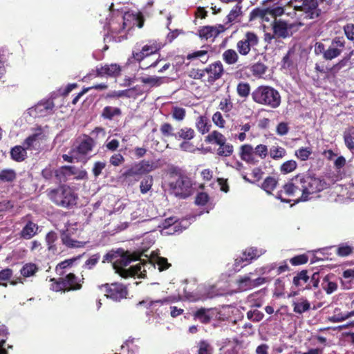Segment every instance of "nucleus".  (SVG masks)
I'll return each mask as SVG.
<instances>
[{
    "mask_svg": "<svg viewBox=\"0 0 354 354\" xmlns=\"http://www.w3.org/2000/svg\"><path fill=\"white\" fill-rule=\"evenodd\" d=\"M327 187L326 181L310 173H299L290 178L278 191L276 198L283 203H290V200L284 198L283 194L288 197H297V202L307 201L310 196L322 192Z\"/></svg>",
    "mask_w": 354,
    "mask_h": 354,
    "instance_id": "nucleus-1",
    "label": "nucleus"
},
{
    "mask_svg": "<svg viewBox=\"0 0 354 354\" xmlns=\"http://www.w3.org/2000/svg\"><path fill=\"white\" fill-rule=\"evenodd\" d=\"M46 196L55 205L66 209H72L77 205L78 194L73 187L61 184L55 188L46 190Z\"/></svg>",
    "mask_w": 354,
    "mask_h": 354,
    "instance_id": "nucleus-2",
    "label": "nucleus"
},
{
    "mask_svg": "<svg viewBox=\"0 0 354 354\" xmlns=\"http://www.w3.org/2000/svg\"><path fill=\"white\" fill-rule=\"evenodd\" d=\"M252 100L260 105L275 109L281 104V96L274 87L268 85L257 86L252 93Z\"/></svg>",
    "mask_w": 354,
    "mask_h": 354,
    "instance_id": "nucleus-3",
    "label": "nucleus"
},
{
    "mask_svg": "<svg viewBox=\"0 0 354 354\" xmlns=\"http://www.w3.org/2000/svg\"><path fill=\"white\" fill-rule=\"evenodd\" d=\"M50 289L55 292H70L79 290L82 288L84 279L80 280L74 273H69L64 277L50 279Z\"/></svg>",
    "mask_w": 354,
    "mask_h": 354,
    "instance_id": "nucleus-4",
    "label": "nucleus"
},
{
    "mask_svg": "<svg viewBox=\"0 0 354 354\" xmlns=\"http://www.w3.org/2000/svg\"><path fill=\"white\" fill-rule=\"evenodd\" d=\"M320 281L319 272H312L310 270L298 272L292 279V285L298 290H310L318 287Z\"/></svg>",
    "mask_w": 354,
    "mask_h": 354,
    "instance_id": "nucleus-5",
    "label": "nucleus"
},
{
    "mask_svg": "<svg viewBox=\"0 0 354 354\" xmlns=\"http://www.w3.org/2000/svg\"><path fill=\"white\" fill-rule=\"evenodd\" d=\"M205 142L208 143H214L218 145L216 150V154L221 157H229L234 152L233 145L226 142V138L218 131H212L205 137Z\"/></svg>",
    "mask_w": 354,
    "mask_h": 354,
    "instance_id": "nucleus-6",
    "label": "nucleus"
},
{
    "mask_svg": "<svg viewBox=\"0 0 354 354\" xmlns=\"http://www.w3.org/2000/svg\"><path fill=\"white\" fill-rule=\"evenodd\" d=\"M272 30L275 33V36L280 39H286L293 35V31H296L301 26V24L292 23L281 18L273 20L271 23Z\"/></svg>",
    "mask_w": 354,
    "mask_h": 354,
    "instance_id": "nucleus-7",
    "label": "nucleus"
},
{
    "mask_svg": "<svg viewBox=\"0 0 354 354\" xmlns=\"http://www.w3.org/2000/svg\"><path fill=\"white\" fill-rule=\"evenodd\" d=\"M174 182L170 183V187L176 196L186 198L192 194V182L185 174H179Z\"/></svg>",
    "mask_w": 354,
    "mask_h": 354,
    "instance_id": "nucleus-8",
    "label": "nucleus"
},
{
    "mask_svg": "<svg viewBox=\"0 0 354 354\" xmlns=\"http://www.w3.org/2000/svg\"><path fill=\"white\" fill-rule=\"evenodd\" d=\"M120 251L122 252H119L118 257L113 263V268L116 273L123 277V275H124L125 273H123L122 271L127 270L128 268H126V267L131 261L140 259L142 256V253L137 252L131 253L129 251H124L122 248H120Z\"/></svg>",
    "mask_w": 354,
    "mask_h": 354,
    "instance_id": "nucleus-9",
    "label": "nucleus"
},
{
    "mask_svg": "<svg viewBox=\"0 0 354 354\" xmlns=\"http://www.w3.org/2000/svg\"><path fill=\"white\" fill-rule=\"evenodd\" d=\"M259 39L257 35L252 31L246 32L243 37L236 43L238 53L242 56L250 54L252 49H254L259 44Z\"/></svg>",
    "mask_w": 354,
    "mask_h": 354,
    "instance_id": "nucleus-10",
    "label": "nucleus"
},
{
    "mask_svg": "<svg viewBox=\"0 0 354 354\" xmlns=\"http://www.w3.org/2000/svg\"><path fill=\"white\" fill-rule=\"evenodd\" d=\"M101 288H104V295L115 301H120L126 299L128 295V289L126 286L120 283H105Z\"/></svg>",
    "mask_w": 354,
    "mask_h": 354,
    "instance_id": "nucleus-11",
    "label": "nucleus"
},
{
    "mask_svg": "<svg viewBox=\"0 0 354 354\" xmlns=\"http://www.w3.org/2000/svg\"><path fill=\"white\" fill-rule=\"evenodd\" d=\"M156 167L157 166L153 161L142 160L125 171L123 176L127 178L136 176H142L153 171Z\"/></svg>",
    "mask_w": 354,
    "mask_h": 354,
    "instance_id": "nucleus-12",
    "label": "nucleus"
},
{
    "mask_svg": "<svg viewBox=\"0 0 354 354\" xmlns=\"http://www.w3.org/2000/svg\"><path fill=\"white\" fill-rule=\"evenodd\" d=\"M95 145L96 142L93 138L86 134H83L82 138L77 141V145L73 149V153L77 159L82 160L86 158Z\"/></svg>",
    "mask_w": 354,
    "mask_h": 354,
    "instance_id": "nucleus-13",
    "label": "nucleus"
},
{
    "mask_svg": "<svg viewBox=\"0 0 354 354\" xmlns=\"http://www.w3.org/2000/svg\"><path fill=\"white\" fill-rule=\"evenodd\" d=\"M46 140V136L41 127L34 129V132L24 141L23 145L28 150H40L41 145Z\"/></svg>",
    "mask_w": 354,
    "mask_h": 354,
    "instance_id": "nucleus-14",
    "label": "nucleus"
},
{
    "mask_svg": "<svg viewBox=\"0 0 354 354\" xmlns=\"http://www.w3.org/2000/svg\"><path fill=\"white\" fill-rule=\"evenodd\" d=\"M345 44L346 41L344 37H335L324 53V59L332 60L339 56L345 48Z\"/></svg>",
    "mask_w": 354,
    "mask_h": 354,
    "instance_id": "nucleus-15",
    "label": "nucleus"
},
{
    "mask_svg": "<svg viewBox=\"0 0 354 354\" xmlns=\"http://www.w3.org/2000/svg\"><path fill=\"white\" fill-rule=\"evenodd\" d=\"M162 44L155 40H150L149 42L142 47L140 51H133L132 55L133 59L140 62L145 57L158 53L162 48Z\"/></svg>",
    "mask_w": 354,
    "mask_h": 354,
    "instance_id": "nucleus-16",
    "label": "nucleus"
},
{
    "mask_svg": "<svg viewBox=\"0 0 354 354\" xmlns=\"http://www.w3.org/2000/svg\"><path fill=\"white\" fill-rule=\"evenodd\" d=\"M229 29V26L225 27L222 24H217L216 26H204L200 27L198 30V35L201 39L208 40L214 39L218 37L221 33L224 32Z\"/></svg>",
    "mask_w": 354,
    "mask_h": 354,
    "instance_id": "nucleus-17",
    "label": "nucleus"
},
{
    "mask_svg": "<svg viewBox=\"0 0 354 354\" xmlns=\"http://www.w3.org/2000/svg\"><path fill=\"white\" fill-rule=\"evenodd\" d=\"M145 23V18L141 12H133L127 11L125 12L123 15V28L131 29L134 26H137L139 28L143 27Z\"/></svg>",
    "mask_w": 354,
    "mask_h": 354,
    "instance_id": "nucleus-18",
    "label": "nucleus"
},
{
    "mask_svg": "<svg viewBox=\"0 0 354 354\" xmlns=\"http://www.w3.org/2000/svg\"><path fill=\"white\" fill-rule=\"evenodd\" d=\"M301 1V5L295 8L296 10L304 12L305 18L313 19L319 17L321 10L318 8L317 0H302Z\"/></svg>",
    "mask_w": 354,
    "mask_h": 354,
    "instance_id": "nucleus-19",
    "label": "nucleus"
},
{
    "mask_svg": "<svg viewBox=\"0 0 354 354\" xmlns=\"http://www.w3.org/2000/svg\"><path fill=\"white\" fill-rule=\"evenodd\" d=\"M203 71L207 75V82L212 84L222 77L224 70L222 63L217 61L208 65Z\"/></svg>",
    "mask_w": 354,
    "mask_h": 354,
    "instance_id": "nucleus-20",
    "label": "nucleus"
},
{
    "mask_svg": "<svg viewBox=\"0 0 354 354\" xmlns=\"http://www.w3.org/2000/svg\"><path fill=\"white\" fill-rule=\"evenodd\" d=\"M121 67L117 64H105L104 66H97L95 69V77H103L105 76L116 77L120 74Z\"/></svg>",
    "mask_w": 354,
    "mask_h": 354,
    "instance_id": "nucleus-21",
    "label": "nucleus"
},
{
    "mask_svg": "<svg viewBox=\"0 0 354 354\" xmlns=\"http://www.w3.org/2000/svg\"><path fill=\"white\" fill-rule=\"evenodd\" d=\"M257 19L266 22H268L270 21V14L268 8H255L250 12V21H253Z\"/></svg>",
    "mask_w": 354,
    "mask_h": 354,
    "instance_id": "nucleus-22",
    "label": "nucleus"
},
{
    "mask_svg": "<svg viewBox=\"0 0 354 354\" xmlns=\"http://www.w3.org/2000/svg\"><path fill=\"white\" fill-rule=\"evenodd\" d=\"M60 238L63 245L68 248H83L86 243V242L73 239L70 234L68 232V230H62L61 232Z\"/></svg>",
    "mask_w": 354,
    "mask_h": 354,
    "instance_id": "nucleus-23",
    "label": "nucleus"
},
{
    "mask_svg": "<svg viewBox=\"0 0 354 354\" xmlns=\"http://www.w3.org/2000/svg\"><path fill=\"white\" fill-rule=\"evenodd\" d=\"M176 301L177 299H176L175 297L171 296L158 300H151L149 299H147L145 300L140 301L139 304L146 306L147 308L153 311V310H155V308L158 306H162L164 304L173 303Z\"/></svg>",
    "mask_w": 354,
    "mask_h": 354,
    "instance_id": "nucleus-24",
    "label": "nucleus"
},
{
    "mask_svg": "<svg viewBox=\"0 0 354 354\" xmlns=\"http://www.w3.org/2000/svg\"><path fill=\"white\" fill-rule=\"evenodd\" d=\"M122 115L120 108L111 106H106L103 108L100 116L104 120H113L115 118H120Z\"/></svg>",
    "mask_w": 354,
    "mask_h": 354,
    "instance_id": "nucleus-25",
    "label": "nucleus"
},
{
    "mask_svg": "<svg viewBox=\"0 0 354 354\" xmlns=\"http://www.w3.org/2000/svg\"><path fill=\"white\" fill-rule=\"evenodd\" d=\"M140 263L135 266H131L127 270H123L122 272L125 273L123 278H128L132 277H138V278H145L147 274L144 272L142 260L140 259Z\"/></svg>",
    "mask_w": 354,
    "mask_h": 354,
    "instance_id": "nucleus-26",
    "label": "nucleus"
},
{
    "mask_svg": "<svg viewBox=\"0 0 354 354\" xmlns=\"http://www.w3.org/2000/svg\"><path fill=\"white\" fill-rule=\"evenodd\" d=\"M240 157L241 160L250 164H255L256 160L254 157V148L251 145L245 144L240 148Z\"/></svg>",
    "mask_w": 354,
    "mask_h": 354,
    "instance_id": "nucleus-27",
    "label": "nucleus"
},
{
    "mask_svg": "<svg viewBox=\"0 0 354 354\" xmlns=\"http://www.w3.org/2000/svg\"><path fill=\"white\" fill-rule=\"evenodd\" d=\"M38 225L32 221H28L19 232L21 238L30 239L37 234Z\"/></svg>",
    "mask_w": 354,
    "mask_h": 354,
    "instance_id": "nucleus-28",
    "label": "nucleus"
},
{
    "mask_svg": "<svg viewBox=\"0 0 354 354\" xmlns=\"http://www.w3.org/2000/svg\"><path fill=\"white\" fill-rule=\"evenodd\" d=\"M55 106L52 99L42 100L38 102L35 106V111L40 115H46L50 113Z\"/></svg>",
    "mask_w": 354,
    "mask_h": 354,
    "instance_id": "nucleus-29",
    "label": "nucleus"
},
{
    "mask_svg": "<svg viewBox=\"0 0 354 354\" xmlns=\"http://www.w3.org/2000/svg\"><path fill=\"white\" fill-rule=\"evenodd\" d=\"M340 279L343 289L349 290L352 288L354 281V268L344 270Z\"/></svg>",
    "mask_w": 354,
    "mask_h": 354,
    "instance_id": "nucleus-30",
    "label": "nucleus"
},
{
    "mask_svg": "<svg viewBox=\"0 0 354 354\" xmlns=\"http://www.w3.org/2000/svg\"><path fill=\"white\" fill-rule=\"evenodd\" d=\"M27 150L26 147L17 145L10 150V156L16 162H22L27 158Z\"/></svg>",
    "mask_w": 354,
    "mask_h": 354,
    "instance_id": "nucleus-31",
    "label": "nucleus"
},
{
    "mask_svg": "<svg viewBox=\"0 0 354 354\" xmlns=\"http://www.w3.org/2000/svg\"><path fill=\"white\" fill-rule=\"evenodd\" d=\"M241 8L242 7L240 4L235 5L227 15L226 21L222 25L225 26V27L229 26L230 28L232 26V24L236 21L238 17L241 15Z\"/></svg>",
    "mask_w": 354,
    "mask_h": 354,
    "instance_id": "nucleus-32",
    "label": "nucleus"
},
{
    "mask_svg": "<svg viewBox=\"0 0 354 354\" xmlns=\"http://www.w3.org/2000/svg\"><path fill=\"white\" fill-rule=\"evenodd\" d=\"M196 136L194 129L188 127H183L178 129L175 134V138L183 140H191Z\"/></svg>",
    "mask_w": 354,
    "mask_h": 354,
    "instance_id": "nucleus-33",
    "label": "nucleus"
},
{
    "mask_svg": "<svg viewBox=\"0 0 354 354\" xmlns=\"http://www.w3.org/2000/svg\"><path fill=\"white\" fill-rule=\"evenodd\" d=\"M236 91L238 96L241 97L243 101H245L251 94V86L248 82H240L236 86Z\"/></svg>",
    "mask_w": 354,
    "mask_h": 354,
    "instance_id": "nucleus-34",
    "label": "nucleus"
},
{
    "mask_svg": "<svg viewBox=\"0 0 354 354\" xmlns=\"http://www.w3.org/2000/svg\"><path fill=\"white\" fill-rule=\"evenodd\" d=\"M293 311L297 314H302L310 310V303L305 298H301L297 301H293Z\"/></svg>",
    "mask_w": 354,
    "mask_h": 354,
    "instance_id": "nucleus-35",
    "label": "nucleus"
},
{
    "mask_svg": "<svg viewBox=\"0 0 354 354\" xmlns=\"http://www.w3.org/2000/svg\"><path fill=\"white\" fill-rule=\"evenodd\" d=\"M209 309L201 308L194 313L193 317L194 319L199 320L202 324H207L210 323L212 317L209 315Z\"/></svg>",
    "mask_w": 354,
    "mask_h": 354,
    "instance_id": "nucleus-36",
    "label": "nucleus"
},
{
    "mask_svg": "<svg viewBox=\"0 0 354 354\" xmlns=\"http://www.w3.org/2000/svg\"><path fill=\"white\" fill-rule=\"evenodd\" d=\"M196 127L201 134L204 135L209 131L211 124L206 116L201 115L196 119Z\"/></svg>",
    "mask_w": 354,
    "mask_h": 354,
    "instance_id": "nucleus-37",
    "label": "nucleus"
},
{
    "mask_svg": "<svg viewBox=\"0 0 354 354\" xmlns=\"http://www.w3.org/2000/svg\"><path fill=\"white\" fill-rule=\"evenodd\" d=\"M331 248L334 249L337 255L341 257H348L353 251V248L346 243H340L337 246H333Z\"/></svg>",
    "mask_w": 354,
    "mask_h": 354,
    "instance_id": "nucleus-38",
    "label": "nucleus"
},
{
    "mask_svg": "<svg viewBox=\"0 0 354 354\" xmlns=\"http://www.w3.org/2000/svg\"><path fill=\"white\" fill-rule=\"evenodd\" d=\"M278 184V179L272 176L266 177L261 184V188L268 194H272V191Z\"/></svg>",
    "mask_w": 354,
    "mask_h": 354,
    "instance_id": "nucleus-39",
    "label": "nucleus"
},
{
    "mask_svg": "<svg viewBox=\"0 0 354 354\" xmlns=\"http://www.w3.org/2000/svg\"><path fill=\"white\" fill-rule=\"evenodd\" d=\"M223 60L229 65L236 64L239 60V55L234 49H227L222 54Z\"/></svg>",
    "mask_w": 354,
    "mask_h": 354,
    "instance_id": "nucleus-40",
    "label": "nucleus"
},
{
    "mask_svg": "<svg viewBox=\"0 0 354 354\" xmlns=\"http://www.w3.org/2000/svg\"><path fill=\"white\" fill-rule=\"evenodd\" d=\"M267 69V66L261 62L254 63L250 67V71L255 77H261L266 73Z\"/></svg>",
    "mask_w": 354,
    "mask_h": 354,
    "instance_id": "nucleus-41",
    "label": "nucleus"
},
{
    "mask_svg": "<svg viewBox=\"0 0 354 354\" xmlns=\"http://www.w3.org/2000/svg\"><path fill=\"white\" fill-rule=\"evenodd\" d=\"M171 118L177 121L182 122L186 117L185 109L180 106H173L171 112Z\"/></svg>",
    "mask_w": 354,
    "mask_h": 354,
    "instance_id": "nucleus-42",
    "label": "nucleus"
},
{
    "mask_svg": "<svg viewBox=\"0 0 354 354\" xmlns=\"http://www.w3.org/2000/svg\"><path fill=\"white\" fill-rule=\"evenodd\" d=\"M313 153L310 147H300L295 152V156L301 161L308 160Z\"/></svg>",
    "mask_w": 354,
    "mask_h": 354,
    "instance_id": "nucleus-43",
    "label": "nucleus"
},
{
    "mask_svg": "<svg viewBox=\"0 0 354 354\" xmlns=\"http://www.w3.org/2000/svg\"><path fill=\"white\" fill-rule=\"evenodd\" d=\"M270 156L274 160L283 158L286 155V150L279 146H272L270 149Z\"/></svg>",
    "mask_w": 354,
    "mask_h": 354,
    "instance_id": "nucleus-44",
    "label": "nucleus"
},
{
    "mask_svg": "<svg viewBox=\"0 0 354 354\" xmlns=\"http://www.w3.org/2000/svg\"><path fill=\"white\" fill-rule=\"evenodd\" d=\"M38 270V268L35 263H26L25 264L20 272L23 277H29L33 276Z\"/></svg>",
    "mask_w": 354,
    "mask_h": 354,
    "instance_id": "nucleus-45",
    "label": "nucleus"
},
{
    "mask_svg": "<svg viewBox=\"0 0 354 354\" xmlns=\"http://www.w3.org/2000/svg\"><path fill=\"white\" fill-rule=\"evenodd\" d=\"M297 167V163L294 160H289L284 162L280 166V171L282 174H286L295 171Z\"/></svg>",
    "mask_w": 354,
    "mask_h": 354,
    "instance_id": "nucleus-46",
    "label": "nucleus"
},
{
    "mask_svg": "<svg viewBox=\"0 0 354 354\" xmlns=\"http://www.w3.org/2000/svg\"><path fill=\"white\" fill-rule=\"evenodd\" d=\"M214 348L207 340L198 343V354H213Z\"/></svg>",
    "mask_w": 354,
    "mask_h": 354,
    "instance_id": "nucleus-47",
    "label": "nucleus"
},
{
    "mask_svg": "<svg viewBox=\"0 0 354 354\" xmlns=\"http://www.w3.org/2000/svg\"><path fill=\"white\" fill-rule=\"evenodd\" d=\"M76 259H66L59 263L57 264V266L55 268V271L57 273H58L59 275H64V269L69 268L73 266V263L75 261Z\"/></svg>",
    "mask_w": 354,
    "mask_h": 354,
    "instance_id": "nucleus-48",
    "label": "nucleus"
},
{
    "mask_svg": "<svg viewBox=\"0 0 354 354\" xmlns=\"http://www.w3.org/2000/svg\"><path fill=\"white\" fill-rule=\"evenodd\" d=\"M237 284L239 285V288L246 290L252 289V279L248 275H245L243 277H241L239 279H237Z\"/></svg>",
    "mask_w": 354,
    "mask_h": 354,
    "instance_id": "nucleus-49",
    "label": "nucleus"
},
{
    "mask_svg": "<svg viewBox=\"0 0 354 354\" xmlns=\"http://www.w3.org/2000/svg\"><path fill=\"white\" fill-rule=\"evenodd\" d=\"M57 239V235L54 231H50L46 235V241L48 245V250L50 251L57 250L56 245L55 244Z\"/></svg>",
    "mask_w": 354,
    "mask_h": 354,
    "instance_id": "nucleus-50",
    "label": "nucleus"
},
{
    "mask_svg": "<svg viewBox=\"0 0 354 354\" xmlns=\"http://www.w3.org/2000/svg\"><path fill=\"white\" fill-rule=\"evenodd\" d=\"M204 57V59H201L203 64L207 63L209 59L208 51L206 50H201L189 53L187 56V59H193L195 58Z\"/></svg>",
    "mask_w": 354,
    "mask_h": 354,
    "instance_id": "nucleus-51",
    "label": "nucleus"
},
{
    "mask_svg": "<svg viewBox=\"0 0 354 354\" xmlns=\"http://www.w3.org/2000/svg\"><path fill=\"white\" fill-rule=\"evenodd\" d=\"M233 102L230 95L222 99L218 104V109L224 113H229L233 109Z\"/></svg>",
    "mask_w": 354,
    "mask_h": 354,
    "instance_id": "nucleus-52",
    "label": "nucleus"
},
{
    "mask_svg": "<svg viewBox=\"0 0 354 354\" xmlns=\"http://www.w3.org/2000/svg\"><path fill=\"white\" fill-rule=\"evenodd\" d=\"M308 256L306 254L296 255L289 259L290 263L293 266H301L307 263Z\"/></svg>",
    "mask_w": 354,
    "mask_h": 354,
    "instance_id": "nucleus-53",
    "label": "nucleus"
},
{
    "mask_svg": "<svg viewBox=\"0 0 354 354\" xmlns=\"http://www.w3.org/2000/svg\"><path fill=\"white\" fill-rule=\"evenodd\" d=\"M153 178L149 176L143 178L140 185V192L143 194L147 193L152 187Z\"/></svg>",
    "mask_w": 354,
    "mask_h": 354,
    "instance_id": "nucleus-54",
    "label": "nucleus"
},
{
    "mask_svg": "<svg viewBox=\"0 0 354 354\" xmlns=\"http://www.w3.org/2000/svg\"><path fill=\"white\" fill-rule=\"evenodd\" d=\"M160 131L164 137H174L176 133L174 132L173 126L169 122H164L160 125Z\"/></svg>",
    "mask_w": 354,
    "mask_h": 354,
    "instance_id": "nucleus-55",
    "label": "nucleus"
},
{
    "mask_svg": "<svg viewBox=\"0 0 354 354\" xmlns=\"http://www.w3.org/2000/svg\"><path fill=\"white\" fill-rule=\"evenodd\" d=\"M322 288L327 294L330 295L337 290V284L335 282L330 281L328 277L326 276L323 280Z\"/></svg>",
    "mask_w": 354,
    "mask_h": 354,
    "instance_id": "nucleus-56",
    "label": "nucleus"
},
{
    "mask_svg": "<svg viewBox=\"0 0 354 354\" xmlns=\"http://www.w3.org/2000/svg\"><path fill=\"white\" fill-rule=\"evenodd\" d=\"M141 82L145 84H149L151 87L159 86L162 84V77H140V78Z\"/></svg>",
    "mask_w": 354,
    "mask_h": 354,
    "instance_id": "nucleus-57",
    "label": "nucleus"
},
{
    "mask_svg": "<svg viewBox=\"0 0 354 354\" xmlns=\"http://www.w3.org/2000/svg\"><path fill=\"white\" fill-rule=\"evenodd\" d=\"M13 274V271L10 268H5L0 271V286L6 287V282L9 281Z\"/></svg>",
    "mask_w": 354,
    "mask_h": 354,
    "instance_id": "nucleus-58",
    "label": "nucleus"
},
{
    "mask_svg": "<svg viewBox=\"0 0 354 354\" xmlns=\"http://www.w3.org/2000/svg\"><path fill=\"white\" fill-rule=\"evenodd\" d=\"M16 178V174L13 170L5 169L0 172V180L3 182H12Z\"/></svg>",
    "mask_w": 354,
    "mask_h": 354,
    "instance_id": "nucleus-59",
    "label": "nucleus"
},
{
    "mask_svg": "<svg viewBox=\"0 0 354 354\" xmlns=\"http://www.w3.org/2000/svg\"><path fill=\"white\" fill-rule=\"evenodd\" d=\"M270 17L275 19H279L280 17H281L284 12L285 9L281 6H273L268 8Z\"/></svg>",
    "mask_w": 354,
    "mask_h": 354,
    "instance_id": "nucleus-60",
    "label": "nucleus"
},
{
    "mask_svg": "<svg viewBox=\"0 0 354 354\" xmlns=\"http://www.w3.org/2000/svg\"><path fill=\"white\" fill-rule=\"evenodd\" d=\"M247 317L254 322H259L263 319L264 314L258 310H249L247 313Z\"/></svg>",
    "mask_w": 354,
    "mask_h": 354,
    "instance_id": "nucleus-61",
    "label": "nucleus"
},
{
    "mask_svg": "<svg viewBox=\"0 0 354 354\" xmlns=\"http://www.w3.org/2000/svg\"><path fill=\"white\" fill-rule=\"evenodd\" d=\"M257 250L253 248L246 249L242 254V257L244 258L245 264H249L252 260L257 257Z\"/></svg>",
    "mask_w": 354,
    "mask_h": 354,
    "instance_id": "nucleus-62",
    "label": "nucleus"
},
{
    "mask_svg": "<svg viewBox=\"0 0 354 354\" xmlns=\"http://www.w3.org/2000/svg\"><path fill=\"white\" fill-rule=\"evenodd\" d=\"M212 121L214 124L219 127L224 128L225 126V120H224L222 113L220 111L215 112L212 115Z\"/></svg>",
    "mask_w": 354,
    "mask_h": 354,
    "instance_id": "nucleus-63",
    "label": "nucleus"
},
{
    "mask_svg": "<svg viewBox=\"0 0 354 354\" xmlns=\"http://www.w3.org/2000/svg\"><path fill=\"white\" fill-rule=\"evenodd\" d=\"M346 38L354 44V24H347L343 27Z\"/></svg>",
    "mask_w": 354,
    "mask_h": 354,
    "instance_id": "nucleus-64",
    "label": "nucleus"
}]
</instances>
